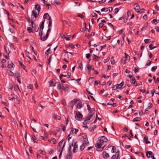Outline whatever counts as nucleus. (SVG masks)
Here are the masks:
<instances>
[{"label":"nucleus","instance_id":"obj_39","mask_svg":"<svg viewBox=\"0 0 159 159\" xmlns=\"http://www.w3.org/2000/svg\"><path fill=\"white\" fill-rule=\"evenodd\" d=\"M116 150V148L115 147L113 146L112 147L111 152L112 153H114L115 152V151Z\"/></svg>","mask_w":159,"mask_h":159},{"label":"nucleus","instance_id":"obj_59","mask_svg":"<svg viewBox=\"0 0 159 159\" xmlns=\"http://www.w3.org/2000/svg\"><path fill=\"white\" fill-rule=\"evenodd\" d=\"M55 84H56L57 85V87L58 88H59L60 86H61L60 83L59 82H57L55 83Z\"/></svg>","mask_w":159,"mask_h":159},{"label":"nucleus","instance_id":"obj_48","mask_svg":"<svg viewBox=\"0 0 159 159\" xmlns=\"http://www.w3.org/2000/svg\"><path fill=\"white\" fill-rule=\"evenodd\" d=\"M62 148H61V146H58L57 149L58 152H59L60 151V150L61 151Z\"/></svg>","mask_w":159,"mask_h":159},{"label":"nucleus","instance_id":"obj_30","mask_svg":"<svg viewBox=\"0 0 159 159\" xmlns=\"http://www.w3.org/2000/svg\"><path fill=\"white\" fill-rule=\"evenodd\" d=\"M121 61L122 63L124 64H125L126 62L125 59L124 57L122 58L121 59Z\"/></svg>","mask_w":159,"mask_h":159},{"label":"nucleus","instance_id":"obj_46","mask_svg":"<svg viewBox=\"0 0 159 159\" xmlns=\"http://www.w3.org/2000/svg\"><path fill=\"white\" fill-rule=\"evenodd\" d=\"M33 88V85L30 84L27 86V88L30 89H32Z\"/></svg>","mask_w":159,"mask_h":159},{"label":"nucleus","instance_id":"obj_62","mask_svg":"<svg viewBox=\"0 0 159 159\" xmlns=\"http://www.w3.org/2000/svg\"><path fill=\"white\" fill-rule=\"evenodd\" d=\"M118 11H119V9L118 8H116L115 9L114 12L115 14Z\"/></svg>","mask_w":159,"mask_h":159},{"label":"nucleus","instance_id":"obj_50","mask_svg":"<svg viewBox=\"0 0 159 159\" xmlns=\"http://www.w3.org/2000/svg\"><path fill=\"white\" fill-rule=\"evenodd\" d=\"M91 15H92V17H96V18L97 17V14L95 13H92L91 14Z\"/></svg>","mask_w":159,"mask_h":159},{"label":"nucleus","instance_id":"obj_60","mask_svg":"<svg viewBox=\"0 0 159 159\" xmlns=\"http://www.w3.org/2000/svg\"><path fill=\"white\" fill-rule=\"evenodd\" d=\"M85 36L88 39H89L92 36V34H90L86 35Z\"/></svg>","mask_w":159,"mask_h":159},{"label":"nucleus","instance_id":"obj_5","mask_svg":"<svg viewBox=\"0 0 159 159\" xmlns=\"http://www.w3.org/2000/svg\"><path fill=\"white\" fill-rule=\"evenodd\" d=\"M77 102V100L75 99L73 100L70 102L69 103V106L71 107L72 109H73V106L76 102Z\"/></svg>","mask_w":159,"mask_h":159},{"label":"nucleus","instance_id":"obj_9","mask_svg":"<svg viewBox=\"0 0 159 159\" xmlns=\"http://www.w3.org/2000/svg\"><path fill=\"white\" fill-rule=\"evenodd\" d=\"M102 144L103 143L102 141H99L98 140L97 143L95 144V146L97 148H100L102 146Z\"/></svg>","mask_w":159,"mask_h":159},{"label":"nucleus","instance_id":"obj_14","mask_svg":"<svg viewBox=\"0 0 159 159\" xmlns=\"http://www.w3.org/2000/svg\"><path fill=\"white\" fill-rule=\"evenodd\" d=\"M35 8L36 10H37L38 12H39V14L40 11V6L39 4H36L35 6Z\"/></svg>","mask_w":159,"mask_h":159},{"label":"nucleus","instance_id":"obj_40","mask_svg":"<svg viewBox=\"0 0 159 159\" xmlns=\"http://www.w3.org/2000/svg\"><path fill=\"white\" fill-rule=\"evenodd\" d=\"M86 67L87 68V69L89 70H90L92 69V66H90L89 64H87L86 65Z\"/></svg>","mask_w":159,"mask_h":159},{"label":"nucleus","instance_id":"obj_52","mask_svg":"<svg viewBox=\"0 0 159 159\" xmlns=\"http://www.w3.org/2000/svg\"><path fill=\"white\" fill-rule=\"evenodd\" d=\"M77 15L79 17L81 18H83L84 17V16H83V15L81 14H80L78 13Z\"/></svg>","mask_w":159,"mask_h":159},{"label":"nucleus","instance_id":"obj_19","mask_svg":"<svg viewBox=\"0 0 159 159\" xmlns=\"http://www.w3.org/2000/svg\"><path fill=\"white\" fill-rule=\"evenodd\" d=\"M82 107L83 105L81 102H79L77 104V107L78 108H81Z\"/></svg>","mask_w":159,"mask_h":159},{"label":"nucleus","instance_id":"obj_8","mask_svg":"<svg viewBox=\"0 0 159 159\" xmlns=\"http://www.w3.org/2000/svg\"><path fill=\"white\" fill-rule=\"evenodd\" d=\"M93 60H95L96 61H99L101 59L100 57L93 54L92 55Z\"/></svg>","mask_w":159,"mask_h":159},{"label":"nucleus","instance_id":"obj_21","mask_svg":"<svg viewBox=\"0 0 159 159\" xmlns=\"http://www.w3.org/2000/svg\"><path fill=\"white\" fill-rule=\"evenodd\" d=\"M131 82L132 84H133V85H134L136 82V80H135V79L134 77H133L131 79Z\"/></svg>","mask_w":159,"mask_h":159},{"label":"nucleus","instance_id":"obj_35","mask_svg":"<svg viewBox=\"0 0 159 159\" xmlns=\"http://www.w3.org/2000/svg\"><path fill=\"white\" fill-rule=\"evenodd\" d=\"M61 127L62 129V130L65 132L66 131V127L65 126L63 125L62 124L61 125Z\"/></svg>","mask_w":159,"mask_h":159},{"label":"nucleus","instance_id":"obj_23","mask_svg":"<svg viewBox=\"0 0 159 159\" xmlns=\"http://www.w3.org/2000/svg\"><path fill=\"white\" fill-rule=\"evenodd\" d=\"M108 11V8L107 7H103L102 8L101 10V11L102 12L105 11L106 12H107Z\"/></svg>","mask_w":159,"mask_h":159},{"label":"nucleus","instance_id":"obj_43","mask_svg":"<svg viewBox=\"0 0 159 159\" xmlns=\"http://www.w3.org/2000/svg\"><path fill=\"white\" fill-rule=\"evenodd\" d=\"M43 34V31L41 30H40L39 35L40 37V38L42 37Z\"/></svg>","mask_w":159,"mask_h":159},{"label":"nucleus","instance_id":"obj_10","mask_svg":"<svg viewBox=\"0 0 159 159\" xmlns=\"http://www.w3.org/2000/svg\"><path fill=\"white\" fill-rule=\"evenodd\" d=\"M152 155L154 154H153L152 152L151 151H148L146 152V156L148 158H149L150 157V156H152Z\"/></svg>","mask_w":159,"mask_h":159},{"label":"nucleus","instance_id":"obj_61","mask_svg":"<svg viewBox=\"0 0 159 159\" xmlns=\"http://www.w3.org/2000/svg\"><path fill=\"white\" fill-rule=\"evenodd\" d=\"M39 151L40 152V153L41 154H42L43 155H45V152H44L41 149L39 150Z\"/></svg>","mask_w":159,"mask_h":159},{"label":"nucleus","instance_id":"obj_57","mask_svg":"<svg viewBox=\"0 0 159 159\" xmlns=\"http://www.w3.org/2000/svg\"><path fill=\"white\" fill-rule=\"evenodd\" d=\"M39 30V28L38 26H36L35 27L34 30L36 32H37Z\"/></svg>","mask_w":159,"mask_h":159},{"label":"nucleus","instance_id":"obj_22","mask_svg":"<svg viewBox=\"0 0 159 159\" xmlns=\"http://www.w3.org/2000/svg\"><path fill=\"white\" fill-rule=\"evenodd\" d=\"M15 76L18 79L20 77V75L19 73L18 72L16 71L15 72Z\"/></svg>","mask_w":159,"mask_h":159},{"label":"nucleus","instance_id":"obj_6","mask_svg":"<svg viewBox=\"0 0 159 159\" xmlns=\"http://www.w3.org/2000/svg\"><path fill=\"white\" fill-rule=\"evenodd\" d=\"M135 5V7H134V9L135 11L138 13H140V11H139L140 10V6L137 3H136Z\"/></svg>","mask_w":159,"mask_h":159},{"label":"nucleus","instance_id":"obj_13","mask_svg":"<svg viewBox=\"0 0 159 159\" xmlns=\"http://www.w3.org/2000/svg\"><path fill=\"white\" fill-rule=\"evenodd\" d=\"M39 14L38 13L37 14L36 11L35 10H33L32 11L31 16H34L35 18H36L38 16Z\"/></svg>","mask_w":159,"mask_h":159},{"label":"nucleus","instance_id":"obj_36","mask_svg":"<svg viewBox=\"0 0 159 159\" xmlns=\"http://www.w3.org/2000/svg\"><path fill=\"white\" fill-rule=\"evenodd\" d=\"M157 66L152 67L151 68V70L152 72H154L157 68Z\"/></svg>","mask_w":159,"mask_h":159},{"label":"nucleus","instance_id":"obj_32","mask_svg":"<svg viewBox=\"0 0 159 159\" xmlns=\"http://www.w3.org/2000/svg\"><path fill=\"white\" fill-rule=\"evenodd\" d=\"M19 63L20 65V66L21 67L25 69V66L24 65H23V64L22 62H21L20 61H19Z\"/></svg>","mask_w":159,"mask_h":159},{"label":"nucleus","instance_id":"obj_2","mask_svg":"<svg viewBox=\"0 0 159 159\" xmlns=\"http://www.w3.org/2000/svg\"><path fill=\"white\" fill-rule=\"evenodd\" d=\"M98 140L99 141H102L103 143L104 142L107 143L108 142V140L107 138L104 136H101L99 138Z\"/></svg>","mask_w":159,"mask_h":159},{"label":"nucleus","instance_id":"obj_33","mask_svg":"<svg viewBox=\"0 0 159 159\" xmlns=\"http://www.w3.org/2000/svg\"><path fill=\"white\" fill-rule=\"evenodd\" d=\"M87 119L85 120H86L89 123V122H90L91 121L90 120V119L92 117H90L89 116V115H88L87 116Z\"/></svg>","mask_w":159,"mask_h":159},{"label":"nucleus","instance_id":"obj_47","mask_svg":"<svg viewBox=\"0 0 159 159\" xmlns=\"http://www.w3.org/2000/svg\"><path fill=\"white\" fill-rule=\"evenodd\" d=\"M63 141H64V140H62L61 141H60L58 143V146H61Z\"/></svg>","mask_w":159,"mask_h":159},{"label":"nucleus","instance_id":"obj_20","mask_svg":"<svg viewBox=\"0 0 159 159\" xmlns=\"http://www.w3.org/2000/svg\"><path fill=\"white\" fill-rule=\"evenodd\" d=\"M144 141L146 142V143L147 144L150 143V142L148 141V137L146 136H145L143 139Z\"/></svg>","mask_w":159,"mask_h":159},{"label":"nucleus","instance_id":"obj_51","mask_svg":"<svg viewBox=\"0 0 159 159\" xmlns=\"http://www.w3.org/2000/svg\"><path fill=\"white\" fill-rule=\"evenodd\" d=\"M51 140L53 142L54 144H55L56 142V140L55 139L53 138H52Z\"/></svg>","mask_w":159,"mask_h":159},{"label":"nucleus","instance_id":"obj_42","mask_svg":"<svg viewBox=\"0 0 159 159\" xmlns=\"http://www.w3.org/2000/svg\"><path fill=\"white\" fill-rule=\"evenodd\" d=\"M153 78L155 83H156L157 81L158 82H159V78L158 77L157 78V79H156L155 77V76H153Z\"/></svg>","mask_w":159,"mask_h":159},{"label":"nucleus","instance_id":"obj_16","mask_svg":"<svg viewBox=\"0 0 159 159\" xmlns=\"http://www.w3.org/2000/svg\"><path fill=\"white\" fill-rule=\"evenodd\" d=\"M84 143V145H88V144H89V142L88 141V139L87 138H84V140L83 141V143Z\"/></svg>","mask_w":159,"mask_h":159},{"label":"nucleus","instance_id":"obj_27","mask_svg":"<svg viewBox=\"0 0 159 159\" xmlns=\"http://www.w3.org/2000/svg\"><path fill=\"white\" fill-rule=\"evenodd\" d=\"M125 59H126L127 60H130V57L126 53H125Z\"/></svg>","mask_w":159,"mask_h":159},{"label":"nucleus","instance_id":"obj_7","mask_svg":"<svg viewBox=\"0 0 159 159\" xmlns=\"http://www.w3.org/2000/svg\"><path fill=\"white\" fill-rule=\"evenodd\" d=\"M43 18L44 19H46L49 20H52L51 17L48 13H46L44 15Z\"/></svg>","mask_w":159,"mask_h":159},{"label":"nucleus","instance_id":"obj_15","mask_svg":"<svg viewBox=\"0 0 159 159\" xmlns=\"http://www.w3.org/2000/svg\"><path fill=\"white\" fill-rule=\"evenodd\" d=\"M45 20H44L42 22V23L40 26V30H43V29L44 28V23Z\"/></svg>","mask_w":159,"mask_h":159},{"label":"nucleus","instance_id":"obj_24","mask_svg":"<svg viewBox=\"0 0 159 159\" xmlns=\"http://www.w3.org/2000/svg\"><path fill=\"white\" fill-rule=\"evenodd\" d=\"M13 66H15L14 65L11 63V64H9L7 66L8 68H11L13 67Z\"/></svg>","mask_w":159,"mask_h":159},{"label":"nucleus","instance_id":"obj_44","mask_svg":"<svg viewBox=\"0 0 159 159\" xmlns=\"http://www.w3.org/2000/svg\"><path fill=\"white\" fill-rule=\"evenodd\" d=\"M108 25L109 26H111L113 28L114 30H115V28L113 25L110 23H108Z\"/></svg>","mask_w":159,"mask_h":159},{"label":"nucleus","instance_id":"obj_54","mask_svg":"<svg viewBox=\"0 0 159 159\" xmlns=\"http://www.w3.org/2000/svg\"><path fill=\"white\" fill-rule=\"evenodd\" d=\"M68 46L70 47L71 48H75L74 46L72 44H69Z\"/></svg>","mask_w":159,"mask_h":159},{"label":"nucleus","instance_id":"obj_4","mask_svg":"<svg viewBox=\"0 0 159 159\" xmlns=\"http://www.w3.org/2000/svg\"><path fill=\"white\" fill-rule=\"evenodd\" d=\"M72 146L74 147V149L73 150V152L74 153L75 152V149L77 148V146L76 144V143L75 142V140H73L72 143Z\"/></svg>","mask_w":159,"mask_h":159},{"label":"nucleus","instance_id":"obj_17","mask_svg":"<svg viewBox=\"0 0 159 159\" xmlns=\"http://www.w3.org/2000/svg\"><path fill=\"white\" fill-rule=\"evenodd\" d=\"M58 89H62V90H63L65 92L67 91L68 90V89H67L63 86H60V88H58Z\"/></svg>","mask_w":159,"mask_h":159},{"label":"nucleus","instance_id":"obj_1","mask_svg":"<svg viewBox=\"0 0 159 159\" xmlns=\"http://www.w3.org/2000/svg\"><path fill=\"white\" fill-rule=\"evenodd\" d=\"M74 113L75 115V118L77 120H80V119H81L83 117V115L80 111L76 112L74 111Z\"/></svg>","mask_w":159,"mask_h":159},{"label":"nucleus","instance_id":"obj_25","mask_svg":"<svg viewBox=\"0 0 159 159\" xmlns=\"http://www.w3.org/2000/svg\"><path fill=\"white\" fill-rule=\"evenodd\" d=\"M85 146L84 145V143H83L82 145L80 146V149L82 151H83L84 149Z\"/></svg>","mask_w":159,"mask_h":159},{"label":"nucleus","instance_id":"obj_12","mask_svg":"<svg viewBox=\"0 0 159 159\" xmlns=\"http://www.w3.org/2000/svg\"><path fill=\"white\" fill-rule=\"evenodd\" d=\"M102 155L103 158L105 159L109 158L110 157L109 154L105 152H103Z\"/></svg>","mask_w":159,"mask_h":159},{"label":"nucleus","instance_id":"obj_31","mask_svg":"<svg viewBox=\"0 0 159 159\" xmlns=\"http://www.w3.org/2000/svg\"><path fill=\"white\" fill-rule=\"evenodd\" d=\"M27 30L30 33H33V30L31 27H28L27 28Z\"/></svg>","mask_w":159,"mask_h":159},{"label":"nucleus","instance_id":"obj_58","mask_svg":"<svg viewBox=\"0 0 159 159\" xmlns=\"http://www.w3.org/2000/svg\"><path fill=\"white\" fill-rule=\"evenodd\" d=\"M90 57V54L89 53H88L86 54V57L88 59H89Z\"/></svg>","mask_w":159,"mask_h":159},{"label":"nucleus","instance_id":"obj_38","mask_svg":"<svg viewBox=\"0 0 159 159\" xmlns=\"http://www.w3.org/2000/svg\"><path fill=\"white\" fill-rule=\"evenodd\" d=\"M71 158V154L69 153L67 154V155L66 158V159H70Z\"/></svg>","mask_w":159,"mask_h":159},{"label":"nucleus","instance_id":"obj_53","mask_svg":"<svg viewBox=\"0 0 159 159\" xmlns=\"http://www.w3.org/2000/svg\"><path fill=\"white\" fill-rule=\"evenodd\" d=\"M111 64H112L113 65L115 64V60H114V59H113V58H111Z\"/></svg>","mask_w":159,"mask_h":159},{"label":"nucleus","instance_id":"obj_56","mask_svg":"<svg viewBox=\"0 0 159 159\" xmlns=\"http://www.w3.org/2000/svg\"><path fill=\"white\" fill-rule=\"evenodd\" d=\"M151 64V61L150 60H148V62H147L146 66H149Z\"/></svg>","mask_w":159,"mask_h":159},{"label":"nucleus","instance_id":"obj_41","mask_svg":"<svg viewBox=\"0 0 159 159\" xmlns=\"http://www.w3.org/2000/svg\"><path fill=\"white\" fill-rule=\"evenodd\" d=\"M139 118L136 117L133 119V121L134 122L139 121Z\"/></svg>","mask_w":159,"mask_h":159},{"label":"nucleus","instance_id":"obj_18","mask_svg":"<svg viewBox=\"0 0 159 159\" xmlns=\"http://www.w3.org/2000/svg\"><path fill=\"white\" fill-rule=\"evenodd\" d=\"M48 34H46L45 36H43V37H41L40 38L41 40L43 41H44L48 38Z\"/></svg>","mask_w":159,"mask_h":159},{"label":"nucleus","instance_id":"obj_63","mask_svg":"<svg viewBox=\"0 0 159 159\" xmlns=\"http://www.w3.org/2000/svg\"><path fill=\"white\" fill-rule=\"evenodd\" d=\"M139 71V69L138 68L135 67L134 68V71L135 73L138 72Z\"/></svg>","mask_w":159,"mask_h":159},{"label":"nucleus","instance_id":"obj_29","mask_svg":"<svg viewBox=\"0 0 159 159\" xmlns=\"http://www.w3.org/2000/svg\"><path fill=\"white\" fill-rule=\"evenodd\" d=\"M151 40L149 39H145L144 40V42L146 44H148V43L150 42Z\"/></svg>","mask_w":159,"mask_h":159},{"label":"nucleus","instance_id":"obj_55","mask_svg":"<svg viewBox=\"0 0 159 159\" xmlns=\"http://www.w3.org/2000/svg\"><path fill=\"white\" fill-rule=\"evenodd\" d=\"M50 48H49L46 51L45 53L46 55H48L49 54V51L50 50Z\"/></svg>","mask_w":159,"mask_h":159},{"label":"nucleus","instance_id":"obj_45","mask_svg":"<svg viewBox=\"0 0 159 159\" xmlns=\"http://www.w3.org/2000/svg\"><path fill=\"white\" fill-rule=\"evenodd\" d=\"M11 97L12 98L13 97L15 99V98H18V97L17 96L14 94H12L11 95Z\"/></svg>","mask_w":159,"mask_h":159},{"label":"nucleus","instance_id":"obj_37","mask_svg":"<svg viewBox=\"0 0 159 159\" xmlns=\"http://www.w3.org/2000/svg\"><path fill=\"white\" fill-rule=\"evenodd\" d=\"M116 154H117V157H116V159H120V154L119 152V151H117L116 153Z\"/></svg>","mask_w":159,"mask_h":159},{"label":"nucleus","instance_id":"obj_26","mask_svg":"<svg viewBox=\"0 0 159 159\" xmlns=\"http://www.w3.org/2000/svg\"><path fill=\"white\" fill-rule=\"evenodd\" d=\"M83 65L81 61L79 63V67L81 69V70L83 69Z\"/></svg>","mask_w":159,"mask_h":159},{"label":"nucleus","instance_id":"obj_11","mask_svg":"<svg viewBox=\"0 0 159 159\" xmlns=\"http://www.w3.org/2000/svg\"><path fill=\"white\" fill-rule=\"evenodd\" d=\"M124 84V82L122 81L120 84L116 85V89H119L121 90L123 88H122V87Z\"/></svg>","mask_w":159,"mask_h":159},{"label":"nucleus","instance_id":"obj_64","mask_svg":"<svg viewBox=\"0 0 159 159\" xmlns=\"http://www.w3.org/2000/svg\"><path fill=\"white\" fill-rule=\"evenodd\" d=\"M103 25V23H100L99 24V27L100 28H102Z\"/></svg>","mask_w":159,"mask_h":159},{"label":"nucleus","instance_id":"obj_3","mask_svg":"<svg viewBox=\"0 0 159 159\" xmlns=\"http://www.w3.org/2000/svg\"><path fill=\"white\" fill-rule=\"evenodd\" d=\"M89 111L90 112L88 115L90 117H92L93 115L94 114L95 109L94 108H92Z\"/></svg>","mask_w":159,"mask_h":159},{"label":"nucleus","instance_id":"obj_28","mask_svg":"<svg viewBox=\"0 0 159 159\" xmlns=\"http://www.w3.org/2000/svg\"><path fill=\"white\" fill-rule=\"evenodd\" d=\"M152 23L153 24H154L155 25H156L158 23L157 20L156 19H153L152 21Z\"/></svg>","mask_w":159,"mask_h":159},{"label":"nucleus","instance_id":"obj_34","mask_svg":"<svg viewBox=\"0 0 159 159\" xmlns=\"http://www.w3.org/2000/svg\"><path fill=\"white\" fill-rule=\"evenodd\" d=\"M63 23L64 24L65 23H66L69 26H70V23H69L67 21L64 20L63 21Z\"/></svg>","mask_w":159,"mask_h":159},{"label":"nucleus","instance_id":"obj_49","mask_svg":"<svg viewBox=\"0 0 159 159\" xmlns=\"http://www.w3.org/2000/svg\"><path fill=\"white\" fill-rule=\"evenodd\" d=\"M62 148H61V146H58L57 149L58 152H59L60 151V150L61 151Z\"/></svg>","mask_w":159,"mask_h":159}]
</instances>
